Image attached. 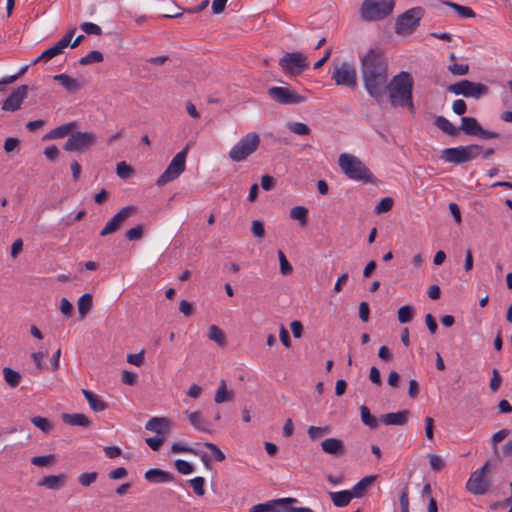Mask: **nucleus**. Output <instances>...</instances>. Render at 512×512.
Instances as JSON below:
<instances>
[{
  "label": "nucleus",
  "mask_w": 512,
  "mask_h": 512,
  "mask_svg": "<svg viewBox=\"0 0 512 512\" xmlns=\"http://www.w3.org/2000/svg\"><path fill=\"white\" fill-rule=\"evenodd\" d=\"M388 60L379 48L369 49L360 58L363 86L370 97L380 103L387 94Z\"/></svg>",
  "instance_id": "obj_1"
},
{
  "label": "nucleus",
  "mask_w": 512,
  "mask_h": 512,
  "mask_svg": "<svg viewBox=\"0 0 512 512\" xmlns=\"http://www.w3.org/2000/svg\"><path fill=\"white\" fill-rule=\"evenodd\" d=\"M413 86V77L407 71H401L393 76L390 81H387V93L391 106L394 108H408L411 112H414Z\"/></svg>",
  "instance_id": "obj_2"
},
{
  "label": "nucleus",
  "mask_w": 512,
  "mask_h": 512,
  "mask_svg": "<svg viewBox=\"0 0 512 512\" xmlns=\"http://www.w3.org/2000/svg\"><path fill=\"white\" fill-rule=\"evenodd\" d=\"M341 171L351 180L363 183H375L376 179L366 165L356 156L343 153L339 156Z\"/></svg>",
  "instance_id": "obj_3"
},
{
  "label": "nucleus",
  "mask_w": 512,
  "mask_h": 512,
  "mask_svg": "<svg viewBox=\"0 0 512 512\" xmlns=\"http://www.w3.org/2000/svg\"><path fill=\"white\" fill-rule=\"evenodd\" d=\"M395 0H364L360 8L363 20L372 22L388 17L394 9Z\"/></svg>",
  "instance_id": "obj_4"
},
{
  "label": "nucleus",
  "mask_w": 512,
  "mask_h": 512,
  "mask_svg": "<svg viewBox=\"0 0 512 512\" xmlns=\"http://www.w3.org/2000/svg\"><path fill=\"white\" fill-rule=\"evenodd\" d=\"M260 137L256 132H250L241 138L229 151V157L234 162H241L253 154L259 147Z\"/></svg>",
  "instance_id": "obj_5"
},
{
  "label": "nucleus",
  "mask_w": 512,
  "mask_h": 512,
  "mask_svg": "<svg viewBox=\"0 0 512 512\" xmlns=\"http://www.w3.org/2000/svg\"><path fill=\"white\" fill-rule=\"evenodd\" d=\"M424 15L421 7L408 9L397 17L395 23V33L398 35H409L413 33L420 25V20Z\"/></svg>",
  "instance_id": "obj_6"
},
{
  "label": "nucleus",
  "mask_w": 512,
  "mask_h": 512,
  "mask_svg": "<svg viewBox=\"0 0 512 512\" xmlns=\"http://www.w3.org/2000/svg\"><path fill=\"white\" fill-rule=\"evenodd\" d=\"M188 149L189 145L173 157L166 170L157 179V186L166 185L167 183L177 179L185 171Z\"/></svg>",
  "instance_id": "obj_7"
},
{
  "label": "nucleus",
  "mask_w": 512,
  "mask_h": 512,
  "mask_svg": "<svg viewBox=\"0 0 512 512\" xmlns=\"http://www.w3.org/2000/svg\"><path fill=\"white\" fill-rule=\"evenodd\" d=\"M279 66L286 74L299 76L308 68L309 62L302 52H287L279 59Z\"/></svg>",
  "instance_id": "obj_8"
},
{
  "label": "nucleus",
  "mask_w": 512,
  "mask_h": 512,
  "mask_svg": "<svg viewBox=\"0 0 512 512\" xmlns=\"http://www.w3.org/2000/svg\"><path fill=\"white\" fill-rule=\"evenodd\" d=\"M447 90L455 95L474 98H480L489 92V88L485 84L475 83L467 79L449 85Z\"/></svg>",
  "instance_id": "obj_9"
},
{
  "label": "nucleus",
  "mask_w": 512,
  "mask_h": 512,
  "mask_svg": "<svg viewBox=\"0 0 512 512\" xmlns=\"http://www.w3.org/2000/svg\"><path fill=\"white\" fill-rule=\"evenodd\" d=\"M331 79L338 86H344L350 89L357 87V71L356 68L347 62L335 67Z\"/></svg>",
  "instance_id": "obj_10"
},
{
  "label": "nucleus",
  "mask_w": 512,
  "mask_h": 512,
  "mask_svg": "<svg viewBox=\"0 0 512 512\" xmlns=\"http://www.w3.org/2000/svg\"><path fill=\"white\" fill-rule=\"evenodd\" d=\"M96 142V136L92 132H73L67 139L64 150L68 152L83 153Z\"/></svg>",
  "instance_id": "obj_11"
},
{
  "label": "nucleus",
  "mask_w": 512,
  "mask_h": 512,
  "mask_svg": "<svg viewBox=\"0 0 512 512\" xmlns=\"http://www.w3.org/2000/svg\"><path fill=\"white\" fill-rule=\"evenodd\" d=\"M267 93L273 101L282 105L300 104L307 100L305 96L288 87L273 86L268 89Z\"/></svg>",
  "instance_id": "obj_12"
},
{
  "label": "nucleus",
  "mask_w": 512,
  "mask_h": 512,
  "mask_svg": "<svg viewBox=\"0 0 512 512\" xmlns=\"http://www.w3.org/2000/svg\"><path fill=\"white\" fill-rule=\"evenodd\" d=\"M460 131H463L466 135L477 136L482 139H494L500 137L499 133L485 130L476 118L468 116H463L461 118L459 132Z\"/></svg>",
  "instance_id": "obj_13"
},
{
  "label": "nucleus",
  "mask_w": 512,
  "mask_h": 512,
  "mask_svg": "<svg viewBox=\"0 0 512 512\" xmlns=\"http://www.w3.org/2000/svg\"><path fill=\"white\" fill-rule=\"evenodd\" d=\"M489 467V462H486L481 468L473 472L466 484L467 490L474 495L485 494L490 486L489 480L486 478V473Z\"/></svg>",
  "instance_id": "obj_14"
},
{
  "label": "nucleus",
  "mask_w": 512,
  "mask_h": 512,
  "mask_svg": "<svg viewBox=\"0 0 512 512\" xmlns=\"http://www.w3.org/2000/svg\"><path fill=\"white\" fill-rule=\"evenodd\" d=\"M137 208L133 205L123 207L119 210L117 214H115L105 225V227L100 231V236L105 237L107 235L113 234L119 230L121 225L136 212Z\"/></svg>",
  "instance_id": "obj_15"
},
{
  "label": "nucleus",
  "mask_w": 512,
  "mask_h": 512,
  "mask_svg": "<svg viewBox=\"0 0 512 512\" xmlns=\"http://www.w3.org/2000/svg\"><path fill=\"white\" fill-rule=\"evenodd\" d=\"M29 87L25 84L18 86L10 95L3 101L1 109L3 111L15 112L21 108L24 99L28 95Z\"/></svg>",
  "instance_id": "obj_16"
},
{
  "label": "nucleus",
  "mask_w": 512,
  "mask_h": 512,
  "mask_svg": "<svg viewBox=\"0 0 512 512\" xmlns=\"http://www.w3.org/2000/svg\"><path fill=\"white\" fill-rule=\"evenodd\" d=\"M76 28L70 29L55 45L43 51L40 59L51 60L53 57L61 54L63 50L71 43L75 34Z\"/></svg>",
  "instance_id": "obj_17"
},
{
  "label": "nucleus",
  "mask_w": 512,
  "mask_h": 512,
  "mask_svg": "<svg viewBox=\"0 0 512 512\" xmlns=\"http://www.w3.org/2000/svg\"><path fill=\"white\" fill-rule=\"evenodd\" d=\"M295 498H280L270 500L265 503H259L250 509V512H282V507L286 504L296 503Z\"/></svg>",
  "instance_id": "obj_18"
},
{
  "label": "nucleus",
  "mask_w": 512,
  "mask_h": 512,
  "mask_svg": "<svg viewBox=\"0 0 512 512\" xmlns=\"http://www.w3.org/2000/svg\"><path fill=\"white\" fill-rule=\"evenodd\" d=\"M321 449L334 457H342L347 453L344 442L338 438H326L321 442Z\"/></svg>",
  "instance_id": "obj_19"
},
{
  "label": "nucleus",
  "mask_w": 512,
  "mask_h": 512,
  "mask_svg": "<svg viewBox=\"0 0 512 512\" xmlns=\"http://www.w3.org/2000/svg\"><path fill=\"white\" fill-rule=\"evenodd\" d=\"M409 414L408 410L386 413L380 416V421L385 425L403 426L407 423Z\"/></svg>",
  "instance_id": "obj_20"
},
{
  "label": "nucleus",
  "mask_w": 512,
  "mask_h": 512,
  "mask_svg": "<svg viewBox=\"0 0 512 512\" xmlns=\"http://www.w3.org/2000/svg\"><path fill=\"white\" fill-rule=\"evenodd\" d=\"M441 157L444 161L453 164H462L467 162L463 146L446 148L442 151Z\"/></svg>",
  "instance_id": "obj_21"
},
{
  "label": "nucleus",
  "mask_w": 512,
  "mask_h": 512,
  "mask_svg": "<svg viewBox=\"0 0 512 512\" xmlns=\"http://www.w3.org/2000/svg\"><path fill=\"white\" fill-rule=\"evenodd\" d=\"M145 479L151 483H165L175 481V476L159 468H153L145 472Z\"/></svg>",
  "instance_id": "obj_22"
},
{
  "label": "nucleus",
  "mask_w": 512,
  "mask_h": 512,
  "mask_svg": "<svg viewBox=\"0 0 512 512\" xmlns=\"http://www.w3.org/2000/svg\"><path fill=\"white\" fill-rule=\"evenodd\" d=\"M67 481V476L65 474L59 475H48L43 477L38 483V486L46 487L50 490H59L61 489Z\"/></svg>",
  "instance_id": "obj_23"
},
{
  "label": "nucleus",
  "mask_w": 512,
  "mask_h": 512,
  "mask_svg": "<svg viewBox=\"0 0 512 512\" xmlns=\"http://www.w3.org/2000/svg\"><path fill=\"white\" fill-rule=\"evenodd\" d=\"M78 124L77 122H69L62 124L51 131H49L44 137L43 140H50V139H59L64 138L65 136L71 134L76 128Z\"/></svg>",
  "instance_id": "obj_24"
},
{
  "label": "nucleus",
  "mask_w": 512,
  "mask_h": 512,
  "mask_svg": "<svg viewBox=\"0 0 512 512\" xmlns=\"http://www.w3.org/2000/svg\"><path fill=\"white\" fill-rule=\"evenodd\" d=\"M69 93H76L82 88V84L75 78L67 74H57L53 77Z\"/></svg>",
  "instance_id": "obj_25"
},
{
  "label": "nucleus",
  "mask_w": 512,
  "mask_h": 512,
  "mask_svg": "<svg viewBox=\"0 0 512 512\" xmlns=\"http://www.w3.org/2000/svg\"><path fill=\"white\" fill-rule=\"evenodd\" d=\"M188 419L191 425L200 432L210 433L211 432V423L203 418L201 412H188Z\"/></svg>",
  "instance_id": "obj_26"
},
{
  "label": "nucleus",
  "mask_w": 512,
  "mask_h": 512,
  "mask_svg": "<svg viewBox=\"0 0 512 512\" xmlns=\"http://www.w3.org/2000/svg\"><path fill=\"white\" fill-rule=\"evenodd\" d=\"M61 419L65 424L71 426L88 427L91 424L90 419L82 413H63Z\"/></svg>",
  "instance_id": "obj_27"
},
{
  "label": "nucleus",
  "mask_w": 512,
  "mask_h": 512,
  "mask_svg": "<svg viewBox=\"0 0 512 512\" xmlns=\"http://www.w3.org/2000/svg\"><path fill=\"white\" fill-rule=\"evenodd\" d=\"M82 394L93 411L102 412L107 409L108 404L104 402L98 395L94 394L92 391L82 389Z\"/></svg>",
  "instance_id": "obj_28"
},
{
  "label": "nucleus",
  "mask_w": 512,
  "mask_h": 512,
  "mask_svg": "<svg viewBox=\"0 0 512 512\" xmlns=\"http://www.w3.org/2000/svg\"><path fill=\"white\" fill-rule=\"evenodd\" d=\"M169 425V419L164 417H153L147 421L145 428L158 434L157 436H160L164 430L167 431L169 429Z\"/></svg>",
  "instance_id": "obj_29"
},
{
  "label": "nucleus",
  "mask_w": 512,
  "mask_h": 512,
  "mask_svg": "<svg viewBox=\"0 0 512 512\" xmlns=\"http://www.w3.org/2000/svg\"><path fill=\"white\" fill-rule=\"evenodd\" d=\"M375 480V475H369L362 478L358 483H356L353 486L352 490H350L353 497L361 498L362 496H364L367 489L375 482Z\"/></svg>",
  "instance_id": "obj_30"
},
{
  "label": "nucleus",
  "mask_w": 512,
  "mask_h": 512,
  "mask_svg": "<svg viewBox=\"0 0 512 512\" xmlns=\"http://www.w3.org/2000/svg\"><path fill=\"white\" fill-rule=\"evenodd\" d=\"M435 126L449 136L456 137L459 135V128L455 127L444 116H437L434 121Z\"/></svg>",
  "instance_id": "obj_31"
},
{
  "label": "nucleus",
  "mask_w": 512,
  "mask_h": 512,
  "mask_svg": "<svg viewBox=\"0 0 512 512\" xmlns=\"http://www.w3.org/2000/svg\"><path fill=\"white\" fill-rule=\"evenodd\" d=\"M234 400V392L227 389V384L224 379L220 381V385L215 393L214 401L217 404L224 402H231Z\"/></svg>",
  "instance_id": "obj_32"
},
{
  "label": "nucleus",
  "mask_w": 512,
  "mask_h": 512,
  "mask_svg": "<svg viewBox=\"0 0 512 512\" xmlns=\"http://www.w3.org/2000/svg\"><path fill=\"white\" fill-rule=\"evenodd\" d=\"M329 496L336 507H345L354 498L350 490L329 492Z\"/></svg>",
  "instance_id": "obj_33"
},
{
  "label": "nucleus",
  "mask_w": 512,
  "mask_h": 512,
  "mask_svg": "<svg viewBox=\"0 0 512 512\" xmlns=\"http://www.w3.org/2000/svg\"><path fill=\"white\" fill-rule=\"evenodd\" d=\"M78 313L81 319H83L93 306V296L90 293L83 294L77 302Z\"/></svg>",
  "instance_id": "obj_34"
},
{
  "label": "nucleus",
  "mask_w": 512,
  "mask_h": 512,
  "mask_svg": "<svg viewBox=\"0 0 512 512\" xmlns=\"http://www.w3.org/2000/svg\"><path fill=\"white\" fill-rule=\"evenodd\" d=\"M360 416L361 421L365 426H368L370 429L375 430L378 428L379 423L374 415L371 414L369 408L365 405L360 407Z\"/></svg>",
  "instance_id": "obj_35"
},
{
  "label": "nucleus",
  "mask_w": 512,
  "mask_h": 512,
  "mask_svg": "<svg viewBox=\"0 0 512 512\" xmlns=\"http://www.w3.org/2000/svg\"><path fill=\"white\" fill-rule=\"evenodd\" d=\"M290 217L297 220L301 227H304L308 222V209L304 206H295L290 210Z\"/></svg>",
  "instance_id": "obj_36"
},
{
  "label": "nucleus",
  "mask_w": 512,
  "mask_h": 512,
  "mask_svg": "<svg viewBox=\"0 0 512 512\" xmlns=\"http://www.w3.org/2000/svg\"><path fill=\"white\" fill-rule=\"evenodd\" d=\"M3 377L5 382L11 387L16 388L21 381V374L18 371L13 370L12 368L5 367L3 369Z\"/></svg>",
  "instance_id": "obj_37"
},
{
  "label": "nucleus",
  "mask_w": 512,
  "mask_h": 512,
  "mask_svg": "<svg viewBox=\"0 0 512 512\" xmlns=\"http://www.w3.org/2000/svg\"><path fill=\"white\" fill-rule=\"evenodd\" d=\"M208 337L210 340L217 343L219 346L223 347L226 345V337L224 332L216 325H211L209 327Z\"/></svg>",
  "instance_id": "obj_38"
},
{
  "label": "nucleus",
  "mask_w": 512,
  "mask_h": 512,
  "mask_svg": "<svg viewBox=\"0 0 512 512\" xmlns=\"http://www.w3.org/2000/svg\"><path fill=\"white\" fill-rule=\"evenodd\" d=\"M444 4L452 8L456 13H458L463 18H474L476 16V13L470 7L462 6L450 1H445Z\"/></svg>",
  "instance_id": "obj_39"
},
{
  "label": "nucleus",
  "mask_w": 512,
  "mask_h": 512,
  "mask_svg": "<svg viewBox=\"0 0 512 512\" xmlns=\"http://www.w3.org/2000/svg\"><path fill=\"white\" fill-rule=\"evenodd\" d=\"M31 423L45 434L49 433L53 429V424L45 417L34 416L31 418Z\"/></svg>",
  "instance_id": "obj_40"
},
{
  "label": "nucleus",
  "mask_w": 512,
  "mask_h": 512,
  "mask_svg": "<svg viewBox=\"0 0 512 512\" xmlns=\"http://www.w3.org/2000/svg\"><path fill=\"white\" fill-rule=\"evenodd\" d=\"M56 462L55 454L35 456L31 458V464L38 467H47Z\"/></svg>",
  "instance_id": "obj_41"
},
{
  "label": "nucleus",
  "mask_w": 512,
  "mask_h": 512,
  "mask_svg": "<svg viewBox=\"0 0 512 512\" xmlns=\"http://www.w3.org/2000/svg\"><path fill=\"white\" fill-rule=\"evenodd\" d=\"M104 59L103 54L98 50L89 52L86 56L79 60V64L82 66L90 65L92 63L102 62Z\"/></svg>",
  "instance_id": "obj_42"
},
{
  "label": "nucleus",
  "mask_w": 512,
  "mask_h": 512,
  "mask_svg": "<svg viewBox=\"0 0 512 512\" xmlns=\"http://www.w3.org/2000/svg\"><path fill=\"white\" fill-rule=\"evenodd\" d=\"M398 321L401 324L410 322L414 317V308L410 305L402 306L398 309Z\"/></svg>",
  "instance_id": "obj_43"
},
{
  "label": "nucleus",
  "mask_w": 512,
  "mask_h": 512,
  "mask_svg": "<svg viewBox=\"0 0 512 512\" xmlns=\"http://www.w3.org/2000/svg\"><path fill=\"white\" fill-rule=\"evenodd\" d=\"M330 433V427L328 425L325 426H310L307 430V434L310 440L315 441L319 437Z\"/></svg>",
  "instance_id": "obj_44"
},
{
  "label": "nucleus",
  "mask_w": 512,
  "mask_h": 512,
  "mask_svg": "<svg viewBox=\"0 0 512 512\" xmlns=\"http://www.w3.org/2000/svg\"><path fill=\"white\" fill-rule=\"evenodd\" d=\"M288 129L297 135H309L311 132L309 126L301 122L288 123Z\"/></svg>",
  "instance_id": "obj_45"
},
{
  "label": "nucleus",
  "mask_w": 512,
  "mask_h": 512,
  "mask_svg": "<svg viewBox=\"0 0 512 512\" xmlns=\"http://www.w3.org/2000/svg\"><path fill=\"white\" fill-rule=\"evenodd\" d=\"M394 200L391 197H385L380 200V202L376 205L374 212L376 214H383L390 211L393 207Z\"/></svg>",
  "instance_id": "obj_46"
},
{
  "label": "nucleus",
  "mask_w": 512,
  "mask_h": 512,
  "mask_svg": "<svg viewBox=\"0 0 512 512\" xmlns=\"http://www.w3.org/2000/svg\"><path fill=\"white\" fill-rule=\"evenodd\" d=\"M116 173L118 177L127 179L134 173V169L126 162L122 161L117 164Z\"/></svg>",
  "instance_id": "obj_47"
},
{
  "label": "nucleus",
  "mask_w": 512,
  "mask_h": 512,
  "mask_svg": "<svg viewBox=\"0 0 512 512\" xmlns=\"http://www.w3.org/2000/svg\"><path fill=\"white\" fill-rule=\"evenodd\" d=\"M509 434H510V431L508 429L504 428V429L499 430L492 436L491 443L493 446L494 454L498 455V447H497L498 443H500L502 440H504Z\"/></svg>",
  "instance_id": "obj_48"
},
{
  "label": "nucleus",
  "mask_w": 512,
  "mask_h": 512,
  "mask_svg": "<svg viewBox=\"0 0 512 512\" xmlns=\"http://www.w3.org/2000/svg\"><path fill=\"white\" fill-rule=\"evenodd\" d=\"M189 484L191 485V487L193 488V491L196 495L198 496H203L204 493H205V490H204V485H205V480L203 477H195L191 480H189Z\"/></svg>",
  "instance_id": "obj_49"
},
{
  "label": "nucleus",
  "mask_w": 512,
  "mask_h": 512,
  "mask_svg": "<svg viewBox=\"0 0 512 512\" xmlns=\"http://www.w3.org/2000/svg\"><path fill=\"white\" fill-rule=\"evenodd\" d=\"M278 258L280 262V271L283 275H289L292 273L293 268L292 265L287 260L284 252L282 250H278Z\"/></svg>",
  "instance_id": "obj_50"
},
{
  "label": "nucleus",
  "mask_w": 512,
  "mask_h": 512,
  "mask_svg": "<svg viewBox=\"0 0 512 512\" xmlns=\"http://www.w3.org/2000/svg\"><path fill=\"white\" fill-rule=\"evenodd\" d=\"M97 477H98L97 472H85V473H82L79 475L78 482L83 487H88L97 480Z\"/></svg>",
  "instance_id": "obj_51"
},
{
  "label": "nucleus",
  "mask_w": 512,
  "mask_h": 512,
  "mask_svg": "<svg viewBox=\"0 0 512 512\" xmlns=\"http://www.w3.org/2000/svg\"><path fill=\"white\" fill-rule=\"evenodd\" d=\"M463 148L465 150V157L467 162L476 158L482 150V146L478 144L463 146Z\"/></svg>",
  "instance_id": "obj_52"
},
{
  "label": "nucleus",
  "mask_w": 512,
  "mask_h": 512,
  "mask_svg": "<svg viewBox=\"0 0 512 512\" xmlns=\"http://www.w3.org/2000/svg\"><path fill=\"white\" fill-rule=\"evenodd\" d=\"M175 467L179 473L184 474V475H188V474L192 473L194 470V467L192 464H190L189 462L182 460V459H177L175 461Z\"/></svg>",
  "instance_id": "obj_53"
},
{
  "label": "nucleus",
  "mask_w": 512,
  "mask_h": 512,
  "mask_svg": "<svg viewBox=\"0 0 512 512\" xmlns=\"http://www.w3.org/2000/svg\"><path fill=\"white\" fill-rule=\"evenodd\" d=\"M125 236L130 241L140 240L143 237V226L140 224L136 225L127 230Z\"/></svg>",
  "instance_id": "obj_54"
},
{
  "label": "nucleus",
  "mask_w": 512,
  "mask_h": 512,
  "mask_svg": "<svg viewBox=\"0 0 512 512\" xmlns=\"http://www.w3.org/2000/svg\"><path fill=\"white\" fill-rule=\"evenodd\" d=\"M81 29L88 35H101L102 29L99 25L91 23V22H85L81 24Z\"/></svg>",
  "instance_id": "obj_55"
},
{
  "label": "nucleus",
  "mask_w": 512,
  "mask_h": 512,
  "mask_svg": "<svg viewBox=\"0 0 512 512\" xmlns=\"http://www.w3.org/2000/svg\"><path fill=\"white\" fill-rule=\"evenodd\" d=\"M448 70L453 75L462 76V75H466L468 73L469 66L467 64L453 63L452 65L448 66Z\"/></svg>",
  "instance_id": "obj_56"
},
{
  "label": "nucleus",
  "mask_w": 512,
  "mask_h": 512,
  "mask_svg": "<svg viewBox=\"0 0 512 512\" xmlns=\"http://www.w3.org/2000/svg\"><path fill=\"white\" fill-rule=\"evenodd\" d=\"M204 446L212 452L216 461L222 462L225 460V454L219 449L217 445L206 442L204 443Z\"/></svg>",
  "instance_id": "obj_57"
},
{
  "label": "nucleus",
  "mask_w": 512,
  "mask_h": 512,
  "mask_svg": "<svg viewBox=\"0 0 512 512\" xmlns=\"http://www.w3.org/2000/svg\"><path fill=\"white\" fill-rule=\"evenodd\" d=\"M502 382V377L497 369H493L492 377L490 379L489 387L493 392H496Z\"/></svg>",
  "instance_id": "obj_58"
},
{
  "label": "nucleus",
  "mask_w": 512,
  "mask_h": 512,
  "mask_svg": "<svg viewBox=\"0 0 512 512\" xmlns=\"http://www.w3.org/2000/svg\"><path fill=\"white\" fill-rule=\"evenodd\" d=\"M172 452L174 453H192V454H200L199 450L191 448L189 446L183 445L180 442L174 443L171 447Z\"/></svg>",
  "instance_id": "obj_59"
},
{
  "label": "nucleus",
  "mask_w": 512,
  "mask_h": 512,
  "mask_svg": "<svg viewBox=\"0 0 512 512\" xmlns=\"http://www.w3.org/2000/svg\"><path fill=\"white\" fill-rule=\"evenodd\" d=\"M164 441L165 437L163 435L150 437L146 439L147 445L154 451H158Z\"/></svg>",
  "instance_id": "obj_60"
},
{
  "label": "nucleus",
  "mask_w": 512,
  "mask_h": 512,
  "mask_svg": "<svg viewBox=\"0 0 512 512\" xmlns=\"http://www.w3.org/2000/svg\"><path fill=\"white\" fill-rule=\"evenodd\" d=\"M251 231L255 237L263 238L265 236L264 224L260 220L252 222Z\"/></svg>",
  "instance_id": "obj_61"
},
{
  "label": "nucleus",
  "mask_w": 512,
  "mask_h": 512,
  "mask_svg": "<svg viewBox=\"0 0 512 512\" xmlns=\"http://www.w3.org/2000/svg\"><path fill=\"white\" fill-rule=\"evenodd\" d=\"M179 311L184 316L189 317L194 313V304L187 300H182L179 304Z\"/></svg>",
  "instance_id": "obj_62"
},
{
  "label": "nucleus",
  "mask_w": 512,
  "mask_h": 512,
  "mask_svg": "<svg viewBox=\"0 0 512 512\" xmlns=\"http://www.w3.org/2000/svg\"><path fill=\"white\" fill-rule=\"evenodd\" d=\"M429 464L432 470L440 471L444 467V461L438 455L432 454L429 456Z\"/></svg>",
  "instance_id": "obj_63"
},
{
  "label": "nucleus",
  "mask_w": 512,
  "mask_h": 512,
  "mask_svg": "<svg viewBox=\"0 0 512 512\" xmlns=\"http://www.w3.org/2000/svg\"><path fill=\"white\" fill-rule=\"evenodd\" d=\"M144 360V351L127 355V362L135 366H141L144 363Z\"/></svg>",
  "instance_id": "obj_64"
}]
</instances>
